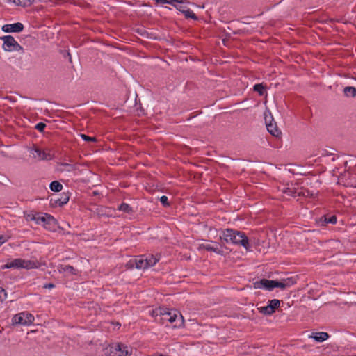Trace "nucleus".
<instances>
[{
  "label": "nucleus",
  "instance_id": "f257e3e1",
  "mask_svg": "<svg viewBox=\"0 0 356 356\" xmlns=\"http://www.w3.org/2000/svg\"><path fill=\"white\" fill-rule=\"evenodd\" d=\"M153 316H160L159 321L165 324L166 322L170 323H175L172 325L174 328L181 327L184 322L182 315L177 310H170L168 308L159 307L153 310L152 312ZM158 321V319H156Z\"/></svg>",
  "mask_w": 356,
  "mask_h": 356
},
{
  "label": "nucleus",
  "instance_id": "f03ea898",
  "mask_svg": "<svg viewBox=\"0 0 356 356\" xmlns=\"http://www.w3.org/2000/svg\"><path fill=\"white\" fill-rule=\"evenodd\" d=\"M221 240L225 241L227 243H232L236 245H240L246 250L249 248V240L243 232L227 229L222 232V235L220 236Z\"/></svg>",
  "mask_w": 356,
  "mask_h": 356
},
{
  "label": "nucleus",
  "instance_id": "7ed1b4c3",
  "mask_svg": "<svg viewBox=\"0 0 356 356\" xmlns=\"http://www.w3.org/2000/svg\"><path fill=\"white\" fill-rule=\"evenodd\" d=\"M107 356H130L133 348L122 343L110 344L105 350Z\"/></svg>",
  "mask_w": 356,
  "mask_h": 356
},
{
  "label": "nucleus",
  "instance_id": "20e7f679",
  "mask_svg": "<svg viewBox=\"0 0 356 356\" xmlns=\"http://www.w3.org/2000/svg\"><path fill=\"white\" fill-rule=\"evenodd\" d=\"M25 268L33 269L38 268L36 263L34 261L26 260L24 259L18 258L12 261H8L5 265L1 266V269L8 268Z\"/></svg>",
  "mask_w": 356,
  "mask_h": 356
},
{
  "label": "nucleus",
  "instance_id": "39448f33",
  "mask_svg": "<svg viewBox=\"0 0 356 356\" xmlns=\"http://www.w3.org/2000/svg\"><path fill=\"white\" fill-rule=\"evenodd\" d=\"M0 39L3 41V49L6 51H20L22 47L15 40L12 35H5Z\"/></svg>",
  "mask_w": 356,
  "mask_h": 356
},
{
  "label": "nucleus",
  "instance_id": "423d86ee",
  "mask_svg": "<svg viewBox=\"0 0 356 356\" xmlns=\"http://www.w3.org/2000/svg\"><path fill=\"white\" fill-rule=\"evenodd\" d=\"M34 321V316L29 313L22 312L15 314L12 318V323L15 324L20 325H30Z\"/></svg>",
  "mask_w": 356,
  "mask_h": 356
},
{
  "label": "nucleus",
  "instance_id": "0eeeda50",
  "mask_svg": "<svg viewBox=\"0 0 356 356\" xmlns=\"http://www.w3.org/2000/svg\"><path fill=\"white\" fill-rule=\"evenodd\" d=\"M41 222H44V226L49 230H55L57 226V220L50 214L45 213L40 218Z\"/></svg>",
  "mask_w": 356,
  "mask_h": 356
},
{
  "label": "nucleus",
  "instance_id": "6e6552de",
  "mask_svg": "<svg viewBox=\"0 0 356 356\" xmlns=\"http://www.w3.org/2000/svg\"><path fill=\"white\" fill-rule=\"evenodd\" d=\"M24 29V25L20 22L12 24H5L2 26V31L6 33H19Z\"/></svg>",
  "mask_w": 356,
  "mask_h": 356
},
{
  "label": "nucleus",
  "instance_id": "1a4fd4ad",
  "mask_svg": "<svg viewBox=\"0 0 356 356\" xmlns=\"http://www.w3.org/2000/svg\"><path fill=\"white\" fill-rule=\"evenodd\" d=\"M264 288L268 291H271L274 289V280L261 279L260 281L254 283V288Z\"/></svg>",
  "mask_w": 356,
  "mask_h": 356
},
{
  "label": "nucleus",
  "instance_id": "9d476101",
  "mask_svg": "<svg viewBox=\"0 0 356 356\" xmlns=\"http://www.w3.org/2000/svg\"><path fill=\"white\" fill-rule=\"evenodd\" d=\"M214 245H212L208 244V243H202V244H200L198 249L199 250L204 249V250H206L209 252H214L217 254H222L223 251L221 250L218 248V243H214Z\"/></svg>",
  "mask_w": 356,
  "mask_h": 356
},
{
  "label": "nucleus",
  "instance_id": "9b49d317",
  "mask_svg": "<svg viewBox=\"0 0 356 356\" xmlns=\"http://www.w3.org/2000/svg\"><path fill=\"white\" fill-rule=\"evenodd\" d=\"M294 283L295 282L292 277L282 280L281 281L274 280V288L278 287L282 289H285L286 288L293 285Z\"/></svg>",
  "mask_w": 356,
  "mask_h": 356
},
{
  "label": "nucleus",
  "instance_id": "f8f14e48",
  "mask_svg": "<svg viewBox=\"0 0 356 356\" xmlns=\"http://www.w3.org/2000/svg\"><path fill=\"white\" fill-rule=\"evenodd\" d=\"M70 197L67 194L63 193L61 194V197L57 199H51L50 204L52 207H62L63 205L67 203L69 201Z\"/></svg>",
  "mask_w": 356,
  "mask_h": 356
},
{
  "label": "nucleus",
  "instance_id": "ddd939ff",
  "mask_svg": "<svg viewBox=\"0 0 356 356\" xmlns=\"http://www.w3.org/2000/svg\"><path fill=\"white\" fill-rule=\"evenodd\" d=\"M266 128L268 131L273 136L278 137L282 134L281 131L278 129L276 122H272L268 123L266 119Z\"/></svg>",
  "mask_w": 356,
  "mask_h": 356
},
{
  "label": "nucleus",
  "instance_id": "4468645a",
  "mask_svg": "<svg viewBox=\"0 0 356 356\" xmlns=\"http://www.w3.org/2000/svg\"><path fill=\"white\" fill-rule=\"evenodd\" d=\"M135 268L143 270L148 268L145 255H140L135 258Z\"/></svg>",
  "mask_w": 356,
  "mask_h": 356
},
{
  "label": "nucleus",
  "instance_id": "2eb2a0df",
  "mask_svg": "<svg viewBox=\"0 0 356 356\" xmlns=\"http://www.w3.org/2000/svg\"><path fill=\"white\" fill-rule=\"evenodd\" d=\"M60 166L59 170L62 172H71L76 170V165L67 163H60L58 164Z\"/></svg>",
  "mask_w": 356,
  "mask_h": 356
},
{
  "label": "nucleus",
  "instance_id": "dca6fc26",
  "mask_svg": "<svg viewBox=\"0 0 356 356\" xmlns=\"http://www.w3.org/2000/svg\"><path fill=\"white\" fill-rule=\"evenodd\" d=\"M35 152L42 160H51L53 159V155L51 153L42 151L39 148H35Z\"/></svg>",
  "mask_w": 356,
  "mask_h": 356
},
{
  "label": "nucleus",
  "instance_id": "f3484780",
  "mask_svg": "<svg viewBox=\"0 0 356 356\" xmlns=\"http://www.w3.org/2000/svg\"><path fill=\"white\" fill-rule=\"evenodd\" d=\"M319 222L321 224V225H325L328 223L334 225L337 222V217L334 215L331 216L330 217H327V216H323L320 218Z\"/></svg>",
  "mask_w": 356,
  "mask_h": 356
},
{
  "label": "nucleus",
  "instance_id": "a211bd4d",
  "mask_svg": "<svg viewBox=\"0 0 356 356\" xmlns=\"http://www.w3.org/2000/svg\"><path fill=\"white\" fill-rule=\"evenodd\" d=\"M147 259V267L154 266L160 259V257L159 255H153V254H147L145 255Z\"/></svg>",
  "mask_w": 356,
  "mask_h": 356
},
{
  "label": "nucleus",
  "instance_id": "6ab92c4d",
  "mask_svg": "<svg viewBox=\"0 0 356 356\" xmlns=\"http://www.w3.org/2000/svg\"><path fill=\"white\" fill-rule=\"evenodd\" d=\"M313 334L314 335L312 337H313L314 340L318 342H323L329 338V334L324 332H316Z\"/></svg>",
  "mask_w": 356,
  "mask_h": 356
},
{
  "label": "nucleus",
  "instance_id": "aec40b11",
  "mask_svg": "<svg viewBox=\"0 0 356 356\" xmlns=\"http://www.w3.org/2000/svg\"><path fill=\"white\" fill-rule=\"evenodd\" d=\"M59 271L68 272L72 275H76L77 270L73 266L70 265H61Z\"/></svg>",
  "mask_w": 356,
  "mask_h": 356
},
{
  "label": "nucleus",
  "instance_id": "412c9836",
  "mask_svg": "<svg viewBox=\"0 0 356 356\" xmlns=\"http://www.w3.org/2000/svg\"><path fill=\"white\" fill-rule=\"evenodd\" d=\"M42 216H40L38 213H28L25 216L26 220L27 221H35L37 224H40L41 222L40 218Z\"/></svg>",
  "mask_w": 356,
  "mask_h": 356
},
{
  "label": "nucleus",
  "instance_id": "4be33fe9",
  "mask_svg": "<svg viewBox=\"0 0 356 356\" xmlns=\"http://www.w3.org/2000/svg\"><path fill=\"white\" fill-rule=\"evenodd\" d=\"M10 1H13L17 6H21L22 7L30 6L34 3V0H9Z\"/></svg>",
  "mask_w": 356,
  "mask_h": 356
},
{
  "label": "nucleus",
  "instance_id": "5701e85b",
  "mask_svg": "<svg viewBox=\"0 0 356 356\" xmlns=\"http://www.w3.org/2000/svg\"><path fill=\"white\" fill-rule=\"evenodd\" d=\"M343 92L346 97H354L356 96V88L353 86L345 87L343 89Z\"/></svg>",
  "mask_w": 356,
  "mask_h": 356
},
{
  "label": "nucleus",
  "instance_id": "b1692460",
  "mask_svg": "<svg viewBox=\"0 0 356 356\" xmlns=\"http://www.w3.org/2000/svg\"><path fill=\"white\" fill-rule=\"evenodd\" d=\"M118 209L120 211H122L124 213H131L133 212V209L131 207H130L129 204H127V203H122L120 204L118 207Z\"/></svg>",
  "mask_w": 356,
  "mask_h": 356
},
{
  "label": "nucleus",
  "instance_id": "393cba45",
  "mask_svg": "<svg viewBox=\"0 0 356 356\" xmlns=\"http://www.w3.org/2000/svg\"><path fill=\"white\" fill-rule=\"evenodd\" d=\"M49 188L54 192H60L63 189V185L58 181H54L50 184Z\"/></svg>",
  "mask_w": 356,
  "mask_h": 356
},
{
  "label": "nucleus",
  "instance_id": "a878e982",
  "mask_svg": "<svg viewBox=\"0 0 356 356\" xmlns=\"http://www.w3.org/2000/svg\"><path fill=\"white\" fill-rule=\"evenodd\" d=\"M317 193H314V191H310L308 189H302L301 191L298 192V195H302L307 197H314Z\"/></svg>",
  "mask_w": 356,
  "mask_h": 356
},
{
  "label": "nucleus",
  "instance_id": "bb28decb",
  "mask_svg": "<svg viewBox=\"0 0 356 356\" xmlns=\"http://www.w3.org/2000/svg\"><path fill=\"white\" fill-rule=\"evenodd\" d=\"M253 90L258 92L259 95L262 96L266 91V87L261 83H257L254 86Z\"/></svg>",
  "mask_w": 356,
  "mask_h": 356
},
{
  "label": "nucleus",
  "instance_id": "cd10ccee",
  "mask_svg": "<svg viewBox=\"0 0 356 356\" xmlns=\"http://www.w3.org/2000/svg\"><path fill=\"white\" fill-rule=\"evenodd\" d=\"M258 310L260 313L265 314V315H271L274 313V310L273 309H270L268 305H266L265 307H261L258 308Z\"/></svg>",
  "mask_w": 356,
  "mask_h": 356
},
{
  "label": "nucleus",
  "instance_id": "c85d7f7f",
  "mask_svg": "<svg viewBox=\"0 0 356 356\" xmlns=\"http://www.w3.org/2000/svg\"><path fill=\"white\" fill-rule=\"evenodd\" d=\"M270 309H273L274 310V312H275V309H277L280 305V301L277 299H273L272 300L268 301V305Z\"/></svg>",
  "mask_w": 356,
  "mask_h": 356
},
{
  "label": "nucleus",
  "instance_id": "c756f323",
  "mask_svg": "<svg viewBox=\"0 0 356 356\" xmlns=\"http://www.w3.org/2000/svg\"><path fill=\"white\" fill-rule=\"evenodd\" d=\"M182 13L184 14V16L186 18H191L195 20L197 19V17L196 16V15L193 13V11H192L190 9L182 10Z\"/></svg>",
  "mask_w": 356,
  "mask_h": 356
},
{
  "label": "nucleus",
  "instance_id": "7c9ffc66",
  "mask_svg": "<svg viewBox=\"0 0 356 356\" xmlns=\"http://www.w3.org/2000/svg\"><path fill=\"white\" fill-rule=\"evenodd\" d=\"M283 193L289 196L296 197L298 192L294 188H286L283 190Z\"/></svg>",
  "mask_w": 356,
  "mask_h": 356
},
{
  "label": "nucleus",
  "instance_id": "2f4dec72",
  "mask_svg": "<svg viewBox=\"0 0 356 356\" xmlns=\"http://www.w3.org/2000/svg\"><path fill=\"white\" fill-rule=\"evenodd\" d=\"M81 137L85 141H88V142H96L97 141L96 138L90 137V136H88L85 134H81Z\"/></svg>",
  "mask_w": 356,
  "mask_h": 356
},
{
  "label": "nucleus",
  "instance_id": "473e14b6",
  "mask_svg": "<svg viewBox=\"0 0 356 356\" xmlns=\"http://www.w3.org/2000/svg\"><path fill=\"white\" fill-rule=\"evenodd\" d=\"M160 202L164 207L170 206V202H168V198L165 195H163L160 197Z\"/></svg>",
  "mask_w": 356,
  "mask_h": 356
},
{
  "label": "nucleus",
  "instance_id": "72a5a7b5",
  "mask_svg": "<svg viewBox=\"0 0 356 356\" xmlns=\"http://www.w3.org/2000/svg\"><path fill=\"white\" fill-rule=\"evenodd\" d=\"M46 127V124L43 122H39L35 125V129L40 132H43Z\"/></svg>",
  "mask_w": 356,
  "mask_h": 356
},
{
  "label": "nucleus",
  "instance_id": "f704fd0d",
  "mask_svg": "<svg viewBox=\"0 0 356 356\" xmlns=\"http://www.w3.org/2000/svg\"><path fill=\"white\" fill-rule=\"evenodd\" d=\"M7 297V293L6 291L0 287V302H2L4 300H6Z\"/></svg>",
  "mask_w": 356,
  "mask_h": 356
},
{
  "label": "nucleus",
  "instance_id": "c9c22d12",
  "mask_svg": "<svg viewBox=\"0 0 356 356\" xmlns=\"http://www.w3.org/2000/svg\"><path fill=\"white\" fill-rule=\"evenodd\" d=\"M127 268H135V258L130 259L126 264Z\"/></svg>",
  "mask_w": 356,
  "mask_h": 356
},
{
  "label": "nucleus",
  "instance_id": "e433bc0d",
  "mask_svg": "<svg viewBox=\"0 0 356 356\" xmlns=\"http://www.w3.org/2000/svg\"><path fill=\"white\" fill-rule=\"evenodd\" d=\"M8 240V238L3 236V235H0V246L4 243L5 242H6Z\"/></svg>",
  "mask_w": 356,
  "mask_h": 356
},
{
  "label": "nucleus",
  "instance_id": "4c0bfd02",
  "mask_svg": "<svg viewBox=\"0 0 356 356\" xmlns=\"http://www.w3.org/2000/svg\"><path fill=\"white\" fill-rule=\"evenodd\" d=\"M9 179L8 177H2L1 179H0V183L3 184H7L8 182H9Z\"/></svg>",
  "mask_w": 356,
  "mask_h": 356
},
{
  "label": "nucleus",
  "instance_id": "58836bf2",
  "mask_svg": "<svg viewBox=\"0 0 356 356\" xmlns=\"http://www.w3.org/2000/svg\"><path fill=\"white\" fill-rule=\"evenodd\" d=\"M55 287V285L52 283H48V284H45L44 285V288L45 289H53Z\"/></svg>",
  "mask_w": 356,
  "mask_h": 356
},
{
  "label": "nucleus",
  "instance_id": "ea45409f",
  "mask_svg": "<svg viewBox=\"0 0 356 356\" xmlns=\"http://www.w3.org/2000/svg\"><path fill=\"white\" fill-rule=\"evenodd\" d=\"M169 1H171L170 4H172L173 6H175L174 3H183V0H169Z\"/></svg>",
  "mask_w": 356,
  "mask_h": 356
},
{
  "label": "nucleus",
  "instance_id": "a19ab883",
  "mask_svg": "<svg viewBox=\"0 0 356 356\" xmlns=\"http://www.w3.org/2000/svg\"><path fill=\"white\" fill-rule=\"evenodd\" d=\"M156 1L157 2L161 3H171V1H169V0H156Z\"/></svg>",
  "mask_w": 356,
  "mask_h": 356
},
{
  "label": "nucleus",
  "instance_id": "79ce46f5",
  "mask_svg": "<svg viewBox=\"0 0 356 356\" xmlns=\"http://www.w3.org/2000/svg\"><path fill=\"white\" fill-rule=\"evenodd\" d=\"M329 21L331 22H335V20L334 19H329Z\"/></svg>",
  "mask_w": 356,
  "mask_h": 356
}]
</instances>
